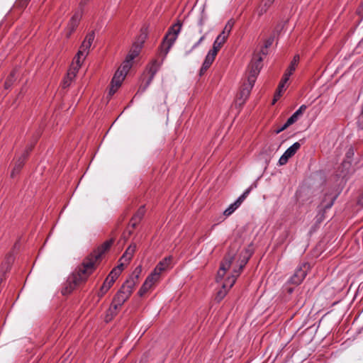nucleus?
<instances>
[{
	"instance_id": "nucleus-1",
	"label": "nucleus",
	"mask_w": 363,
	"mask_h": 363,
	"mask_svg": "<svg viewBox=\"0 0 363 363\" xmlns=\"http://www.w3.org/2000/svg\"><path fill=\"white\" fill-rule=\"evenodd\" d=\"M115 241L114 238L105 241L86 257L82 263L68 277L62 294H70L77 286L84 284L96 269V264L101 260L103 255L108 252Z\"/></svg>"
},
{
	"instance_id": "nucleus-2",
	"label": "nucleus",
	"mask_w": 363,
	"mask_h": 363,
	"mask_svg": "<svg viewBox=\"0 0 363 363\" xmlns=\"http://www.w3.org/2000/svg\"><path fill=\"white\" fill-rule=\"evenodd\" d=\"M262 57L260 55L255 56L248 67V76L240 88L235 99V106L241 107L248 99L251 90L255 84L257 77L262 68Z\"/></svg>"
},
{
	"instance_id": "nucleus-3",
	"label": "nucleus",
	"mask_w": 363,
	"mask_h": 363,
	"mask_svg": "<svg viewBox=\"0 0 363 363\" xmlns=\"http://www.w3.org/2000/svg\"><path fill=\"white\" fill-rule=\"evenodd\" d=\"M240 245L241 243L237 241H235L230 245L228 252L220 262V268L216 277V281L217 282H219L223 279L226 272L230 268V266L235 259L238 249L240 247Z\"/></svg>"
},
{
	"instance_id": "nucleus-4",
	"label": "nucleus",
	"mask_w": 363,
	"mask_h": 363,
	"mask_svg": "<svg viewBox=\"0 0 363 363\" xmlns=\"http://www.w3.org/2000/svg\"><path fill=\"white\" fill-rule=\"evenodd\" d=\"M182 23L178 21L177 23L171 26L164 36L161 45L159 55L162 57V61L165 58L170 48L174 43L177 35L181 30Z\"/></svg>"
},
{
	"instance_id": "nucleus-5",
	"label": "nucleus",
	"mask_w": 363,
	"mask_h": 363,
	"mask_svg": "<svg viewBox=\"0 0 363 363\" xmlns=\"http://www.w3.org/2000/svg\"><path fill=\"white\" fill-rule=\"evenodd\" d=\"M131 294H132L130 293V291L125 289L123 290V286H121L120 289L114 296L109 308V311L111 315H115L117 314L118 308L123 305V303L130 298Z\"/></svg>"
},
{
	"instance_id": "nucleus-6",
	"label": "nucleus",
	"mask_w": 363,
	"mask_h": 363,
	"mask_svg": "<svg viewBox=\"0 0 363 363\" xmlns=\"http://www.w3.org/2000/svg\"><path fill=\"white\" fill-rule=\"evenodd\" d=\"M235 24V21L233 19H230L227 23L225 24L223 31L216 38V40L213 45V49L219 51L222 48L223 44L227 40L229 34L230 33L232 28Z\"/></svg>"
},
{
	"instance_id": "nucleus-7",
	"label": "nucleus",
	"mask_w": 363,
	"mask_h": 363,
	"mask_svg": "<svg viewBox=\"0 0 363 363\" xmlns=\"http://www.w3.org/2000/svg\"><path fill=\"white\" fill-rule=\"evenodd\" d=\"M141 32L142 33L138 37V41L133 44V46L131 47L128 55L126 56L127 58L132 61L140 54L143 47V44L144 43L145 39L147 38L146 30H143V29L142 28Z\"/></svg>"
},
{
	"instance_id": "nucleus-8",
	"label": "nucleus",
	"mask_w": 363,
	"mask_h": 363,
	"mask_svg": "<svg viewBox=\"0 0 363 363\" xmlns=\"http://www.w3.org/2000/svg\"><path fill=\"white\" fill-rule=\"evenodd\" d=\"M309 269L310 264L308 262L302 263L296 269L294 275L291 277L289 282L295 285H299L306 277Z\"/></svg>"
},
{
	"instance_id": "nucleus-9",
	"label": "nucleus",
	"mask_w": 363,
	"mask_h": 363,
	"mask_svg": "<svg viewBox=\"0 0 363 363\" xmlns=\"http://www.w3.org/2000/svg\"><path fill=\"white\" fill-rule=\"evenodd\" d=\"M75 65H72L67 72V76L65 77L62 82V87L64 89L67 88L71 84L72 80L75 78L76 74L81 66L80 59L74 57Z\"/></svg>"
},
{
	"instance_id": "nucleus-10",
	"label": "nucleus",
	"mask_w": 363,
	"mask_h": 363,
	"mask_svg": "<svg viewBox=\"0 0 363 363\" xmlns=\"http://www.w3.org/2000/svg\"><path fill=\"white\" fill-rule=\"evenodd\" d=\"M95 38V33L94 30L89 32L86 35L84 41L82 42L80 48L75 56L78 59H80L81 56H83L84 52L89 49Z\"/></svg>"
},
{
	"instance_id": "nucleus-11",
	"label": "nucleus",
	"mask_w": 363,
	"mask_h": 363,
	"mask_svg": "<svg viewBox=\"0 0 363 363\" xmlns=\"http://www.w3.org/2000/svg\"><path fill=\"white\" fill-rule=\"evenodd\" d=\"M82 13L79 12V11H77L71 19L69 20L67 26V37L69 38L70 35L75 31L76 28H77L81 18L82 17Z\"/></svg>"
},
{
	"instance_id": "nucleus-12",
	"label": "nucleus",
	"mask_w": 363,
	"mask_h": 363,
	"mask_svg": "<svg viewBox=\"0 0 363 363\" xmlns=\"http://www.w3.org/2000/svg\"><path fill=\"white\" fill-rule=\"evenodd\" d=\"M162 62H159L157 60H154L150 65L147 67V74H149V77L145 82L144 86L142 89V91H145L147 87L150 84L152 81L155 74L158 71Z\"/></svg>"
},
{
	"instance_id": "nucleus-13",
	"label": "nucleus",
	"mask_w": 363,
	"mask_h": 363,
	"mask_svg": "<svg viewBox=\"0 0 363 363\" xmlns=\"http://www.w3.org/2000/svg\"><path fill=\"white\" fill-rule=\"evenodd\" d=\"M252 187L248 188L245 192L233 203H232L223 213L225 216L231 215L244 201V200L249 195L251 191Z\"/></svg>"
},
{
	"instance_id": "nucleus-14",
	"label": "nucleus",
	"mask_w": 363,
	"mask_h": 363,
	"mask_svg": "<svg viewBox=\"0 0 363 363\" xmlns=\"http://www.w3.org/2000/svg\"><path fill=\"white\" fill-rule=\"evenodd\" d=\"M13 262L14 256L13 253H8L1 264L0 274L6 275V274L11 270Z\"/></svg>"
},
{
	"instance_id": "nucleus-15",
	"label": "nucleus",
	"mask_w": 363,
	"mask_h": 363,
	"mask_svg": "<svg viewBox=\"0 0 363 363\" xmlns=\"http://www.w3.org/2000/svg\"><path fill=\"white\" fill-rule=\"evenodd\" d=\"M28 158L25 156L20 154L17 157L14 162V167L13 168V170L11 173V177H14L16 174H18L23 167L25 164V162Z\"/></svg>"
},
{
	"instance_id": "nucleus-16",
	"label": "nucleus",
	"mask_w": 363,
	"mask_h": 363,
	"mask_svg": "<svg viewBox=\"0 0 363 363\" xmlns=\"http://www.w3.org/2000/svg\"><path fill=\"white\" fill-rule=\"evenodd\" d=\"M172 257H166L162 260L159 262V263L156 265L155 268L154 269V272L155 274H157L160 276V274L167 270L171 264L172 262Z\"/></svg>"
},
{
	"instance_id": "nucleus-17",
	"label": "nucleus",
	"mask_w": 363,
	"mask_h": 363,
	"mask_svg": "<svg viewBox=\"0 0 363 363\" xmlns=\"http://www.w3.org/2000/svg\"><path fill=\"white\" fill-rule=\"evenodd\" d=\"M247 263L246 259H240L239 268L238 269H234L233 274L227 278L228 281H230L229 287H232L234 285L237 278L240 276Z\"/></svg>"
},
{
	"instance_id": "nucleus-18",
	"label": "nucleus",
	"mask_w": 363,
	"mask_h": 363,
	"mask_svg": "<svg viewBox=\"0 0 363 363\" xmlns=\"http://www.w3.org/2000/svg\"><path fill=\"white\" fill-rule=\"evenodd\" d=\"M145 213V206H141L137 212L133 215L132 218L130 221V225L132 226L133 228H135L138 224L140 222V220L143 219L144 215Z\"/></svg>"
},
{
	"instance_id": "nucleus-19",
	"label": "nucleus",
	"mask_w": 363,
	"mask_h": 363,
	"mask_svg": "<svg viewBox=\"0 0 363 363\" xmlns=\"http://www.w3.org/2000/svg\"><path fill=\"white\" fill-rule=\"evenodd\" d=\"M40 130H38L36 133H34L33 138H32V140L30 142V144H28L25 150L21 153L22 155L25 156L26 157H28L30 152L33 150L34 146L35 145L38 140L39 139L40 136Z\"/></svg>"
},
{
	"instance_id": "nucleus-20",
	"label": "nucleus",
	"mask_w": 363,
	"mask_h": 363,
	"mask_svg": "<svg viewBox=\"0 0 363 363\" xmlns=\"http://www.w3.org/2000/svg\"><path fill=\"white\" fill-rule=\"evenodd\" d=\"M230 283V281H228L227 279L225 280V282L222 285V288L216 293L215 300L217 302L221 301L224 298V297L226 296L228 290L231 288V287H229Z\"/></svg>"
},
{
	"instance_id": "nucleus-21",
	"label": "nucleus",
	"mask_w": 363,
	"mask_h": 363,
	"mask_svg": "<svg viewBox=\"0 0 363 363\" xmlns=\"http://www.w3.org/2000/svg\"><path fill=\"white\" fill-rule=\"evenodd\" d=\"M135 250H136V245L134 243L130 245L129 247L126 249V250L123 253V255H122V257H121L120 260L121 261L124 260L125 262L128 263L131 260L134 253L135 252Z\"/></svg>"
},
{
	"instance_id": "nucleus-22",
	"label": "nucleus",
	"mask_w": 363,
	"mask_h": 363,
	"mask_svg": "<svg viewBox=\"0 0 363 363\" xmlns=\"http://www.w3.org/2000/svg\"><path fill=\"white\" fill-rule=\"evenodd\" d=\"M114 283L113 281H110L109 279H107L106 278L105 281H104L102 286H101L99 292H98V296L99 298L103 297L107 291L111 289V287L113 286Z\"/></svg>"
},
{
	"instance_id": "nucleus-23",
	"label": "nucleus",
	"mask_w": 363,
	"mask_h": 363,
	"mask_svg": "<svg viewBox=\"0 0 363 363\" xmlns=\"http://www.w3.org/2000/svg\"><path fill=\"white\" fill-rule=\"evenodd\" d=\"M138 283V280H135L132 277H129L123 284L121 286H123V290L125 289L128 291H130V293L132 294L133 291V289L136 284Z\"/></svg>"
},
{
	"instance_id": "nucleus-24",
	"label": "nucleus",
	"mask_w": 363,
	"mask_h": 363,
	"mask_svg": "<svg viewBox=\"0 0 363 363\" xmlns=\"http://www.w3.org/2000/svg\"><path fill=\"white\" fill-rule=\"evenodd\" d=\"M218 51H217V50H216L214 49H212L211 50H210L208 52V55H206V58H205L203 64H205L208 67H211V65H212V63L215 60V58H216V56L218 54Z\"/></svg>"
},
{
	"instance_id": "nucleus-25",
	"label": "nucleus",
	"mask_w": 363,
	"mask_h": 363,
	"mask_svg": "<svg viewBox=\"0 0 363 363\" xmlns=\"http://www.w3.org/2000/svg\"><path fill=\"white\" fill-rule=\"evenodd\" d=\"M300 147H301V144L298 142H296V143H294L291 147H289L285 151L284 153L289 158H291V157H293L296 153V152L300 149Z\"/></svg>"
},
{
	"instance_id": "nucleus-26",
	"label": "nucleus",
	"mask_w": 363,
	"mask_h": 363,
	"mask_svg": "<svg viewBox=\"0 0 363 363\" xmlns=\"http://www.w3.org/2000/svg\"><path fill=\"white\" fill-rule=\"evenodd\" d=\"M272 3L268 1V0H263L262 4L257 9L259 16H261L264 13H265L268 11L269 7L272 6Z\"/></svg>"
},
{
	"instance_id": "nucleus-27",
	"label": "nucleus",
	"mask_w": 363,
	"mask_h": 363,
	"mask_svg": "<svg viewBox=\"0 0 363 363\" xmlns=\"http://www.w3.org/2000/svg\"><path fill=\"white\" fill-rule=\"evenodd\" d=\"M16 81V70H12L10 74L7 77L4 82V88L6 89H9L13 84Z\"/></svg>"
},
{
	"instance_id": "nucleus-28",
	"label": "nucleus",
	"mask_w": 363,
	"mask_h": 363,
	"mask_svg": "<svg viewBox=\"0 0 363 363\" xmlns=\"http://www.w3.org/2000/svg\"><path fill=\"white\" fill-rule=\"evenodd\" d=\"M122 269L113 268L107 276L106 279L114 283L118 277L120 276Z\"/></svg>"
},
{
	"instance_id": "nucleus-29",
	"label": "nucleus",
	"mask_w": 363,
	"mask_h": 363,
	"mask_svg": "<svg viewBox=\"0 0 363 363\" xmlns=\"http://www.w3.org/2000/svg\"><path fill=\"white\" fill-rule=\"evenodd\" d=\"M300 57L299 55H295L292 61L291 62V64L286 72L290 73L291 74H293V72L295 71L296 67L299 62Z\"/></svg>"
},
{
	"instance_id": "nucleus-30",
	"label": "nucleus",
	"mask_w": 363,
	"mask_h": 363,
	"mask_svg": "<svg viewBox=\"0 0 363 363\" xmlns=\"http://www.w3.org/2000/svg\"><path fill=\"white\" fill-rule=\"evenodd\" d=\"M132 67V60L125 57V60L123 62L121 66L118 68L121 69L122 72L127 74Z\"/></svg>"
},
{
	"instance_id": "nucleus-31",
	"label": "nucleus",
	"mask_w": 363,
	"mask_h": 363,
	"mask_svg": "<svg viewBox=\"0 0 363 363\" xmlns=\"http://www.w3.org/2000/svg\"><path fill=\"white\" fill-rule=\"evenodd\" d=\"M160 275L155 274L154 271L147 277L145 281L152 286L160 279Z\"/></svg>"
},
{
	"instance_id": "nucleus-32",
	"label": "nucleus",
	"mask_w": 363,
	"mask_h": 363,
	"mask_svg": "<svg viewBox=\"0 0 363 363\" xmlns=\"http://www.w3.org/2000/svg\"><path fill=\"white\" fill-rule=\"evenodd\" d=\"M151 285L147 283L146 281H145V282L143 283V284L142 285V286L140 287V289H139L138 292V294L139 295V296L142 297L143 296L145 293L151 288Z\"/></svg>"
},
{
	"instance_id": "nucleus-33",
	"label": "nucleus",
	"mask_w": 363,
	"mask_h": 363,
	"mask_svg": "<svg viewBox=\"0 0 363 363\" xmlns=\"http://www.w3.org/2000/svg\"><path fill=\"white\" fill-rule=\"evenodd\" d=\"M253 252L249 249L246 248L241 252L242 259H246V262H248L249 259H250Z\"/></svg>"
},
{
	"instance_id": "nucleus-34",
	"label": "nucleus",
	"mask_w": 363,
	"mask_h": 363,
	"mask_svg": "<svg viewBox=\"0 0 363 363\" xmlns=\"http://www.w3.org/2000/svg\"><path fill=\"white\" fill-rule=\"evenodd\" d=\"M30 1V0H16L14 6L20 9H23L28 6Z\"/></svg>"
},
{
	"instance_id": "nucleus-35",
	"label": "nucleus",
	"mask_w": 363,
	"mask_h": 363,
	"mask_svg": "<svg viewBox=\"0 0 363 363\" xmlns=\"http://www.w3.org/2000/svg\"><path fill=\"white\" fill-rule=\"evenodd\" d=\"M142 267L141 266H138L135 269L134 271L133 272V273L131 274V275L130 276V277H132L133 279H134L135 280H139V277L142 273Z\"/></svg>"
},
{
	"instance_id": "nucleus-36",
	"label": "nucleus",
	"mask_w": 363,
	"mask_h": 363,
	"mask_svg": "<svg viewBox=\"0 0 363 363\" xmlns=\"http://www.w3.org/2000/svg\"><path fill=\"white\" fill-rule=\"evenodd\" d=\"M125 75H126V74H125L124 72H122L121 71V69H118L117 71L116 72L113 79L123 82Z\"/></svg>"
},
{
	"instance_id": "nucleus-37",
	"label": "nucleus",
	"mask_w": 363,
	"mask_h": 363,
	"mask_svg": "<svg viewBox=\"0 0 363 363\" xmlns=\"http://www.w3.org/2000/svg\"><path fill=\"white\" fill-rule=\"evenodd\" d=\"M299 116H298L296 114H295L294 113L292 114V116L288 118V120L286 121V123H288V125H289V126L292 124H294L295 122L297 121V120L298 119Z\"/></svg>"
},
{
	"instance_id": "nucleus-38",
	"label": "nucleus",
	"mask_w": 363,
	"mask_h": 363,
	"mask_svg": "<svg viewBox=\"0 0 363 363\" xmlns=\"http://www.w3.org/2000/svg\"><path fill=\"white\" fill-rule=\"evenodd\" d=\"M299 116H298L296 114H295L294 113L292 114V116L288 118V120L286 121V123H288V125H289V126L292 124H294L295 122L297 121V120L298 119Z\"/></svg>"
},
{
	"instance_id": "nucleus-39",
	"label": "nucleus",
	"mask_w": 363,
	"mask_h": 363,
	"mask_svg": "<svg viewBox=\"0 0 363 363\" xmlns=\"http://www.w3.org/2000/svg\"><path fill=\"white\" fill-rule=\"evenodd\" d=\"M299 116H298L296 114H295L294 113L292 114V116L288 118V120L286 121V123H288V125H289V126L292 124H294L295 122L297 121V120L298 119Z\"/></svg>"
},
{
	"instance_id": "nucleus-40",
	"label": "nucleus",
	"mask_w": 363,
	"mask_h": 363,
	"mask_svg": "<svg viewBox=\"0 0 363 363\" xmlns=\"http://www.w3.org/2000/svg\"><path fill=\"white\" fill-rule=\"evenodd\" d=\"M274 40V35H271L269 38H268L264 42V48L268 49V48H269L272 45Z\"/></svg>"
},
{
	"instance_id": "nucleus-41",
	"label": "nucleus",
	"mask_w": 363,
	"mask_h": 363,
	"mask_svg": "<svg viewBox=\"0 0 363 363\" xmlns=\"http://www.w3.org/2000/svg\"><path fill=\"white\" fill-rule=\"evenodd\" d=\"M289 159V157L285 153H284L279 158V164L280 165H284L287 163Z\"/></svg>"
},
{
	"instance_id": "nucleus-42",
	"label": "nucleus",
	"mask_w": 363,
	"mask_h": 363,
	"mask_svg": "<svg viewBox=\"0 0 363 363\" xmlns=\"http://www.w3.org/2000/svg\"><path fill=\"white\" fill-rule=\"evenodd\" d=\"M89 1L90 0H81L77 11H79V12H82L83 13L84 6L88 4Z\"/></svg>"
},
{
	"instance_id": "nucleus-43",
	"label": "nucleus",
	"mask_w": 363,
	"mask_h": 363,
	"mask_svg": "<svg viewBox=\"0 0 363 363\" xmlns=\"http://www.w3.org/2000/svg\"><path fill=\"white\" fill-rule=\"evenodd\" d=\"M291 74L287 72H285L281 82L279 83H282V84L284 86H285V84L288 82V80L289 79V77L291 76Z\"/></svg>"
},
{
	"instance_id": "nucleus-44",
	"label": "nucleus",
	"mask_w": 363,
	"mask_h": 363,
	"mask_svg": "<svg viewBox=\"0 0 363 363\" xmlns=\"http://www.w3.org/2000/svg\"><path fill=\"white\" fill-rule=\"evenodd\" d=\"M307 106L306 105H301L299 108L294 113L298 116H301L303 112L306 110Z\"/></svg>"
},
{
	"instance_id": "nucleus-45",
	"label": "nucleus",
	"mask_w": 363,
	"mask_h": 363,
	"mask_svg": "<svg viewBox=\"0 0 363 363\" xmlns=\"http://www.w3.org/2000/svg\"><path fill=\"white\" fill-rule=\"evenodd\" d=\"M284 89V86L282 84V83H279V86L277 89V91L275 94H277V96H281L282 95V92Z\"/></svg>"
},
{
	"instance_id": "nucleus-46",
	"label": "nucleus",
	"mask_w": 363,
	"mask_h": 363,
	"mask_svg": "<svg viewBox=\"0 0 363 363\" xmlns=\"http://www.w3.org/2000/svg\"><path fill=\"white\" fill-rule=\"evenodd\" d=\"M122 84V82H121L120 80H116V79H112V81L111 82V85L112 86H114V87L118 89L121 85Z\"/></svg>"
},
{
	"instance_id": "nucleus-47",
	"label": "nucleus",
	"mask_w": 363,
	"mask_h": 363,
	"mask_svg": "<svg viewBox=\"0 0 363 363\" xmlns=\"http://www.w3.org/2000/svg\"><path fill=\"white\" fill-rule=\"evenodd\" d=\"M288 127H289V125H288V123L286 122L284 125H282L279 128L275 130L274 132H275L276 134H279L281 132H282L284 130H286Z\"/></svg>"
},
{
	"instance_id": "nucleus-48",
	"label": "nucleus",
	"mask_w": 363,
	"mask_h": 363,
	"mask_svg": "<svg viewBox=\"0 0 363 363\" xmlns=\"http://www.w3.org/2000/svg\"><path fill=\"white\" fill-rule=\"evenodd\" d=\"M356 12L360 17H363V1L359 4Z\"/></svg>"
},
{
	"instance_id": "nucleus-49",
	"label": "nucleus",
	"mask_w": 363,
	"mask_h": 363,
	"mask_svg": "<svg viewBox=\"0 0 363 363\" xmlns=\"http://www.w3.org/2000/svg\"><path fill=\"white\" fill-rule=\"evenodd\" d=\"M117 90V88L114 87V86L111 85L108 91V96L111 98L116 92Z\"/></svg>"
},
{
	"instance_id": "nucleus-50",
	"label": "nucleus",
	"mask_w": 363,
	"mask_h": 363,
	"mask_svg": "<svg viewBox=\"0 0 363 363\" xmlns=\"http://www.w3.org/2000/svg\"><path fill=\"white\" fill-rule=\"evenodd\" d=\"M209 67H208L207 65H206L205 64H203V63L202 67H201V68L200 69L199 75H200V76H202L203 74H204V73L206 72V70H207Z\"/></svg>"
},
{
	"instance_id": "nucleus-51",
	"label": "nucleus",
	"mask_w": 363,
	"mask_h": 363,
	"mask_svg": "<svg viewBox=\"0 0 363 363\" xmlns=\"http://www.w3.org/2000/svg\"><path fill=\"white\" fill-rule=\"evenodd\" d=\"M209 67H208L207 65H206L205 64H203V63L202 67H201V68L200 69L199 75H200V76H202L203 74H204V73L206 72V70H207Z\"/></svg>"
},
{
	"instance_id": "nucleus-52",
	"label": "nucleus",
	"mask_w": 363,
	"mask_h": 363,
	"mask_svg": "<svg viewBox=\"0 0 363 363\" xmlns=\"http://www.w3.org/2000/svg\"><path fill=\"white\" fill-rule=\"evenodd\" d=\"M209 67H208L207 65H206L205 64H203V63L202 67H201V68L200 69L199 75H200V76H202L203 74H204V73L206 72V70H207Z\"/></svg>"
},
{
	"instance_id": "nucleus-53",
	"label": "nucleus",
	"mask_w": 363,
	"mask_h": 363,
	"mask_svg": "<svg viewBox=\"0 0 363 363\" xmlns=\"http://www.w3.org/2000/svg\"><path fill=\"white\" fill-rule=\"evenodd\" d=\"M353 155H354V150L352 147H350L346 153V157L347 158H351Z\"/></svg>"
},
{
	"instance_id": "nucleus-54",
	"label": "nucleus",
	"mask_w": 363,
	"mask_h": 363,
	"mask_svg": "<svg viewBox=\"0 0 363 363\" xmlns=\"http://www.w3.org/2000/svg\"><path fill=\"white\" fill-rule=\"evenodd\" d=\"M358 203L360 205H363V191L360 194L359 196Z\"/></svg>"
},
{
	"instance_id": "nucleus-55",
	"label": "nucleus",
	"mask_w": 363,
	"mask_h": 363,
	"mask_svg": "<svg viewBox=\"0 0 363 363\" xmlns=\"http://www.w3.org/2000/svg\"><path fill=\"white\" fill-rule=\"evenodd\" d=\"M281 96H277V94H274V99H273V101H272V104H274L280 98Z\"/></svg>"
},
{
	"instance_id": "nucleus-56",
	"label": "nucleus",
	"mask_w": 363,
	"mask_h": 363,
	"mask_svg": "<svg viewBox=\"0 0 363 363\" xmlns=\"http://www.w3.org/2000/svg\"><path fill=\"white\" fill-rule=\"evenodd\" d=\"M281 96H277V94H274V99H273V101H272V104H274L280 98Z\"/></svg>"
},
{
	"instance_id": "nucleus-57",
	"label": "nucleus",
	"mask_w": 363,
	"mask_h": 363,
	"mask_svg": "<svg viewBox=\"0 0 363 363\" xmlns=\"http://www.w3.org/2000/svg\"><path fill=\"white\" fill-rule=\"evenodd\" d=\"M204 39V36H202L199 40L194 45L193 48H195L196 47H197Z\"/></svg>"
},
{
	"instance_id": "nucleus-58",
	"label": "nucleus",
	"mask_w": 363,
	"mask_h": 363,
	"mask_svg": "<svg viewBox=\"0 0 363 363\" xmlns=\"http://www.w3.org/2000/svg\"><path fill=\"white\" fill-rule=\"evenodd\" d=\"M260 52H262V55H267L268 52H267V49H265L264 48V46H263L260 50Z\"/></svg>"
},
{
	"instance_id": "nucleus-59",
	"label": "nucleus",
	"mask_w": 363,
	"mask_h": 363,
	"mask_svg": "<svg viewBox=\"0 0 363 363\" xmlns=\"http://www.w3.org/2000/svg\"><path fill=\"white\" fill-rule=\"evenodd\" d=\"M334 199H335V198L330 201V203L329 204L325 206L324 208L325 209L330 208L333 204Z\"/></svg>"
},
{
	"instance_id": "nucleus-60",
	"label": "nucleus",
	"mask_w": 363,
	"mask_h": 363,
	"mask_svg": "<svg viewBox=\"0 0 363 363\" xmlns=\"http://www.w3.org/2000/svg\"><path fill=\"white\" fill-rule=\"evenodd\" d=\"M115 268L122 269V270H123V263H121L119 265H118Z\"/></svg>"
},
{
	"instance_id": "nucleus-61",
	"label": "nucleus",
	"mask_w": 363,
	"mask_h": 363,
	"mask_svg": "<svg viewBox=\"0 0 363 363\" xmlns=\"http://www.w3.org/2000/svg\"><path fill=\"white\" fill-rule=\"evenodd\" d=\"M292 291H293V289H289L288 290V291H289V293H291V292H292Z\"/></svg>"
},
{
	"instance_id": "nucleus-62",
	"label": "nucleus",
	"mask_w": 363,
	"mask_h": 363,
	"mask_svg": "<svg viewBox=\"0 0 363 363\" xmlns=\"http://www.w3.org/2000/svg\"><path fill=\"white\" fill-rule=\"evenodd\" d=\"M268 1H270V2H272L273 4L274 0H268Z\"/></svg>"
}]
</instances>
